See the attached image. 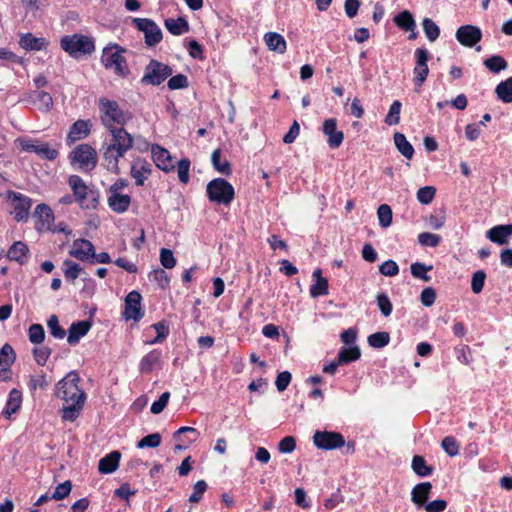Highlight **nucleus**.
Here are the masks:
<instances>
[{
    "label": "nucleus",
    "instance_id": "nucleus-43",
    "mask_svg": "<svg viewBox=\"0 0 512 512\" xmlns=\"http://www.w3.org/2000/svg\"><path fill=\"white\" fill-rule=\"evenodd\" d=\"M390 342V335L388 332H376L368 337V343L371 347L380 349L387 346Z\"/></svg>",
    "mask_w": 512,
    "mask_h": 512
},
{
    "label": "nucleus",
    "instance_id": "nucleus-25",
    "mask_svg": "<svg viewBox=\"0 0 512 512\" xmlns=\"http://www.w3.org/2000/svg\"><path fill=\"white\" fill-rule=\"evenodd\" d=\"M121 458L119 451H112L100 459L98 470L101 474H111L117 470Z\"/></svg>",
    "mask_w": 512,
    "mask_h": 512
},
{
    "label": "nucleus",
    "instance_id": "nucleus-1",
    "mask_svg": "<svg viewBox=\"0 0 512 512\" xmlns=\"http://www.w3.org/2000/svg\"><path fill=\"white\" fill-rule=\"evenodd\" d=\"M80 377L75 371H70L56 385V396L63 400L61 413L65 421H75L83 410L86 394L79 387Z\"/></svg>",
    "mask_w": 512,
    "mask_h": 512
},
{
    "label": "nucleus",
    "instance_id": "nucleus-42",
    "mask_svg": "<svg viewBox=\"0 0 512 512\" xmlns=\"http://www.w3.org/2000/svg\"><path fill=\"white\" fill-rule=\"evenodd\" d=\"M16 355L10 344H4L0 349V366L6 369L14 363Z\"/></svg>",
    "mask_w": 512,
    "mask_h": 512
},
{
    "label": "nucleus",
    "instance_id": "nucleus-28",
    "mask_svg": "<svg viewBox=\"0 0 512 512\" xmlns=\"http://www.w3.org/2000/svg\"><path fill=\"white\" fill-rule=\"evenodd\" d=\"M90 124L89 121L78 120L76 121L70 128V131L67 135V140L69 143H73L82 138H85L90 132Z\"/></svg>",
    "mask_w": 512,
    "mask_h": 512
},
{
    "label": "nucleus",
    "instance_id": "nucleus-3",
    "mask_svg": "<svg viewBox=\"0 0 512 512\" xmlns=\"http://www.w3.org/2000/svg\"><path fill=\"white\" fill-rule=\"evenodd\" d=\"M126 50L119 45H111L103 49L101 61L108 69H113L118 76L125 77L129 74L128 65L123 53Z\"/></svg>",
    "mask_w": 512,
    "mask_h": 512
},
{
    "label": "nucleus",
    "instance_id": "nucleus-40",
    "mask_svg": "<svg viewBox=\"0 0 512 512\" xmlns=\"http://www.w3.org/2000/svg\"><path fill=\"white\" fill-rule=\"evenodd\" d=\"M76 203L83 209H95L99 203L98 194H72Z\"/></svg>",
    "mask_w": 512,
    "mask_h": 512
},
{
    "label": "nucleus",
    "instance_id": "nucleus-41",
    "mask_svg": "<svg viewBox=\"0 0 512 512\" xmlns=\"http://www.w3.org/2000/svg\"><path fill=\"white\" fill-rule=\"evenodd\" d=\"M423 31L430 42H434L440 36L439 26L430 18H424L422 21Z\"/></svg>",
    "mask_w": 512,
    "mask_h": 512
},
{
    "label": "nucleus",
    "instance_id": "nucleus-63",
    "mask_svg": "<svg viewBox=\"0 0 512 512\" xmlns=\"http://www.w3.org/2000/svg\"><path fill=\"white\" fill-rule=\"evenodd\" d=\"M207 489V483L204 480H199L193 487V493L189 497L192 503H198Z\"/></svg>",
    "mask_w": 512,
    "mask_h": 512
},
{
    "label": "nucleus",
    "instance_id": "nucleus-5",
    "mask_svg": "<svg viewBox=\"0 0 512 512\" xmlns=\"http://www.w3.org/2000/svg\"><path fill=\"white\" fill-rule=\"evenodd\" d=\"M97 152L89 144H80L70 153L71 164L83 171H91L97 164Z\"/></svg>",
    "mask_w": 512,
    "mask_h": 512
},
{
    "label": "nucleus",
    "instance_id": "nucleus-55",
    "mask_svg": "<svg viewBox=\"0 0 512 512\" xmlns=\"http://www.w3.org/2000/svg\"><path fill=\"white\" fill-rule=\"evenodd\" d=\"M441 241V237L438 234L430 232H423L418 235V242L422 246L436 247Z\"/></svg>",
    "mask_w": 512,
    "mask_h": 512
},
{
    "label": "nucleus",
    "instance_id": "nucleus-20",
    "mask_svg": "<svg viewBox=\"0 0 512 512\" xmlns=\"http://www.w3.org/2000/svg\"><path fill=\"white\" fill-rule=\"evenodd\" d=\"M36 221V229L38 231L50 230L54 221V215L51 208L46 204H39L34 211Z\"/></svg>",
    "mask_w": 512,
    "mask_h": 512
},
{
    "label": "nucleus",
    "instance_id": "nucleus-2",
    "mask_svg": "<svg viewBox=\"0 0 512 512\" xmlns=\"http://www.w3.org/2000/svg\"><path fill=\"white\" fill-rule=\"evenodd\" d=\"M112 139L103 153L104 161L108 169L114 170L118 167V161L126 152L132 148L133 137L123 127L109 130Z\"/></svg>",
    "mask_w": 512,
    "mask_h": 512
},
{
    "label": "nucleus",
    "instance_id": "nucleus-4",
    "mask_svg": "<svg viewBox=\"0 0 512 512\" xmlns=\"http://www.w3.org/2000/svg\"><path fill=\"white\" fill-rule=\"evenodd\" d=\"M60 45L65 52L75 58L80 55L91 54L95 49L93 40L81 34L64 36L60 41Z\"/></svg>",
    "mask_w": 512,
    "mask_h": 512
},
{
    "label": "nucleus",
    "instance_id": "nucleus-26",
    "mask_svg": "<svg viewBox=\"0 0 512 512\" xmlns=\"http://www.w3.org/2000/svg\"><path fill=\"white\" fill-rule=\"evenodd\" d=\"M312 277L315 283L310 286V295L312 298H317L328 294V280L322 277V271L317 268L313 271Z\"/></svg>",
    "mask_w": 512,
    "mask_h": 512
},
{
    "label": "nucleus",
    "instance_id": "nucleus-9",
    "mask_svg": "<svg viewBox=\"0 0 512 512\" xmlns=\"http://www.w3.org/2000/svg\"><path fill=\"white\" fill-rule=\"evenodd\" d=\"M15 143L21 148L22 151L35 153L38 156L47 159L54 160L58 156V151L51 148L48 143L40 140H33L28 138H18Z\"/></svg>",
    "mask_w": 512,
    "mask_h": 512
},
{
    "label": "nucleus",
    "instance_id": "nucleus-24",
    "mask_svg": "<svg viewBox=\"0 0 512 512\" xmlns=\"http://www.w3.org/2000/svg\"><path fill=\"white\" fill-rule=\"evenodd\" d=\"M90 328L91 323L89 321L73 322L68 330L67 342L70 345H76L89 332Z\"/></svg>",
    "mask_w": 512,
    "mask_h": 512
},
{
    "label": "nucleus",
    "instance_id": "nucleus-27",
    "mask_svg": "<svg viewBox=\"0 0 512 512\" xmlns=\"http://www.w3.org/2000/svg\"><path fill=\"white\" fill-rule=\"evenodd\" d=\"M162 352L154 349L147 353L140 361L139 370L143 374H149L153 371L154 367L161 361Z\"/></svg>",
    "mask_w": 512,
    "mask_h": 512
},
{
    "label": "nucleus",
    "instance_id": "nucleus-8",
    "mask_svg": "<svg viewBox=\"0 0 512 512\" xmlns=\"http://www.w3.org/2000/svg\"><path fill=\"white\" fill-rule=\"evenodd\" d=\"M172 73L173 70L170 66L152 59L145 68L141 82L143 84L157 86L170 77Z\"/></svg>",
    "mask_w": 512,
    "mask_h": 512
},
{
    "label": "nucleus",
    "instance_id": "nucleus-44",
    "mask_svg": "<svg viewBox=\"0 0 512 512\" xmlns=\"http://www.w3.org/2000/svg\"><path fill=\"white\" fill-rule=\"evenodd\" d=\"M206 192H234V188L225 179L216 178L207 184Z\"/></svg>",
    "mask_w": 512,
    "mask_h": 512
},
{
    "label": "nucleus",
    "instance_id": "nucleus-10",
    "mask_svg": "<svg viewBox=\"0 0 512 512\" xmlns=\"http://www.w3.org/2000/svg\"><path fill=\"white\" fill-rule=\"evenodd\" d=\"M341 339L345 343L338 355L336 360L331 363L324 365L323 372L327 374H334L338 366L347 364L352 361V328H348L341 334Z\"/></svg>",
    "mask_w": 512,
    "mask_h": 512
},
{
    "label": "nucleus",
    "instance_id": "nucleus-45",
    "mask_svg": "<svg viewBox=\"0 0 512 512\" xmlns=\"http://www.w3.org/2000/svg\"><path fill=\"white\" fill-rule=\"evenodd\" d=\"M402 104L399 100H395L390 108L389 112L385 117V123L389 126L397 125L400 122V113H401Z\"/></svg>",
    "mask_w": 512,
    "mask_h": 512
},
{
    "label": "nucleus",
    "instance_id": "nucleus-13",
    "mask_svg": "<svg viewBox=\"0 0 512 512\" xmlns=\"http://www.w3.org/2000/svg\"><path fill=\"white\" fill-rule=\"evenodd\" d=\"M135 27L144 33L145 43L148 46H155L162 40V31L160 27L151 19L134 18Z\"/></svg>",
    "mask_w": 512,
    "mask_h": 512
},
{
    "label": "nucleus",
    "instance_id": "nucleus-19",
    "mask_svg": "<svg viewBox=\"0 0 512 512\" xmlns=\"http://www.w3.org/2000/svg\"><path fill=\"white\" fill-rule=\"evenodd\" d=\"M151 154L154 163L159 169L165 172H169L174 169L172 157L168 150L157 144H154L151 147Z\"/></svg>",
    "mask_w": 512,
    "mask_h": 512
},
{
    "label": "nucleus",
    "instance_id": "nucleus-50",
    "mask_svg": "<svg viewBox=\"0 0 512 512\" xmlns=\"http://www.w3.org/2000/svg\"><path fill=\"white\" fill-rule=\"evenodd\" d=\"M64 266H65L64 276L68 280L74 281L75 279H77L79 277V275L82 271L81 266L78 263L73 262L71 260H66L64 262Z\"/></svg>",
    "mask_w": 512,
    "mask_h": 512
},
{
    "label": "nucleus",
    "instance_id": "nucleus-30",
    "mask_svg": "<svg viewBox=\"0 0 512 512\" xmlns=\"http://www.w3.org/2000/svg\"><path fill=\"white\" fill-rule=\"evenodd\" d=\"M21 402H22L21 392L17 389H12L9 392L6 407L2 412L3 416L5 418H10L13 414H15L19 410V408L21 406Z\"/></svg>",
    "mask_w": 512,
    "mask_h": 512
},
{
    "label": "nucleus",
    "instance_id": "nucleus-11",
    "mask_svg": "<svg viewBox=\"0 0 512 512\" xmlns=\"http://www.w3.org/2000/svg\"><path fill=\"white\" fill-rule=\"evenodd\" d=\"M313 444L320 450H334L343 447L345 439L338 432L317 430L313 435Z\"/></svg>",
    "mask_w": 512,
    "mask_h": 512
},
{
    "label": "nucleus",
    "instance_id": "nucleus-16",
    "mask_svg": "<svg viewBox=\"0 0 512 512\" xmlns=\"http://www.w3.org/2000/svg\"><path fill=\"white\" fill-rule=\"evenodd\" d=\"M142 296L137 291H131L125 298L124 316L127 320L139 321L144 313L141 310Z\"/></svg>",
    "mask_w": 512,
    "mask_h": 512
},
{
    "label": "nucleus",
    "instance_id": "nucleus-54",
    "mask_svg": "<svg viewBox=\"0 0 512 512\" xmlns=\"http://www.w3.org/2000/svg\"><path fill=\"white\" fill-rule=\"evenodd\" d=\"M161 444V435L159 433H152L143 437L138 443L137 448L143 449L146 447L156 448Z\"/></svg>",
    "mask_w": 512,
    "mask_h": 512
},
{
    "label": "nucleus",
    "instance_id": "nucleus-52",
    "mask_svg": "<svg viewBox=\"0 0 512 512\" xmlns=\"http://www.w3.org/2000/svg\"><path fill=\"white\" fill-rule=\"evenodd\" d=\"M410 269H411V274L415 278L422 279L425 282L430 281V276L427 275V272L432 269V266H426L422 263L416 262L411 265Z\"/></svg>",
    "mask_w": 512,
    "mask_h": 512
},
{
    "label": "nucleus",
    "instance_id": "nucleus-59",
    "mask_svg": "<svg viewBox=\"0 0 512 512\" xmlns=\"http://www.w3.org/2000/svg\"><path fill=\"white\" fill-rule=\"evenodd\" d=\"M376 300L382 315L385 317L390 316L392 313L393 306L389 297L386 294L382 293L377 296Z\"/></svg>",
    "mask_w": 512,
    "mask_h": 512
},
{
    "label": "nucleus",
    "instance_id": "nucleus-29",
    "mask_svg": "<svg viewBox=\"0 0 512 512\" xmlns=\"http://www.w3.org/2000/svg\"><path fill=\"white\" fill-rule=\"evenodd\" d=\"M267 47L274 52L283 54L286 51V41L282 35L276 32H268L264 35Z\"/></svg>",
    "mask_w": 512,
    "mask_h": 512
},
{
    "label": "nucleus",
    "instance_id": "nucleus-34",
    "mask_svg": "<svg viewBox=\"0 0 512 512\" xmlns=\"http://www.w3.org/2000/svg\"><path fill=\"white\" fill-rule=\"evenodd\" d=\"M29 249L27 245L21 241H17L13 243V245L9 248L7 252V257L10 260L16 261L20 264H23L24 259L26 258Z\"/></svg>",
    "mask_w": 512,
    "mask_h": 512
},
{
    "label": "nucleus",
    "instance_id": "nucleus-15",
    "mask_svg": "<svg viewBox=\"0 0 512 512\" xmlns=\"http://www.w3.org/2000/svg\"><path fill=\"white\" fill-rule=\"evenodd\" d=\"M22 102L35 106L41 112H49L53 107L52 96L45 92L34 90L24 95Z\"/></svg>",
    "mask_w": 512,
    "mask_h": 512
},
{
    "label": "nucleus",
    "instance_id": "nucleus-21",
    "mask_svg": "<svg viewBox=\"0 0 512 512\" xmlns=\"http://www.w3.org/2000/svg\"><path fill=\"white\" fill-rule=\"evenodd\" d=\"M512 236V224L496 225L486 232V237L498 245L508 244Z\"/></svg>",
    "mask_w": 512,
    "mask_h": 512
},
{
    "label": "nucleus",
    "instance_id": "nucleus-57",
    "mask_svg": "<svg viewBox=\"0 0 512 512\" xmlns=\"http://www.w3.org/2000/svg\"><path fill=\"white\" fill-rule=\"evenodd\" d=\"M189 85L188 78L184 74H178L172 76L167 83V86L170 90H177L187 88Z\"/></svg>",
    "mask_w": 512,
    "mask_h": 512
},
{
    "label": "nucleus",
    "instance_id": "nucleus-32",
    "mask_svg": "<svg viewBox=\"0 0 512 512\" xmlns=\"http://www.w3.org/2000/svg\"><path fill=\"white\" fill-rule=\"evenodd\" d=\"M130 202L131 200L128 194H111L108 198L110 208L117 213H123L126 211Z\"/></svg>",
    "mask_w": 512,
    "mask_h": 512
},
{
    "label": "nucleus",
    "instance_id": "nucleus-64",
    "mask_svg": "<svg viewBox=\"0 0 512 512\" xmlns=\"http://www.w3.org/2000/svg\"><path fill=\"white\" fill-rule=\"evenodd\" d=\"M50 354H51V349L46 346L37 347V348H34V350H33V355H34L35 361L37 362V364H39L41 366L46 364Z\"/></svg>",
    "mask_w": 512,
    "mask_h": 512
},
{
    "label": "nucleus",
    "instance_id": "nucleus-7",
    "mask_svg": "<svg viewBox=\"0 0 512 512\" xmlns=\"http://www.w3.org/2000/svg\"><path fill=\"white\" fill-rule=\"evenodd\" d=\"M7 210L17 222H26L30 215L32 200L22 194H7Z\"/></svg>",
    "mask_w": 512,
    "mask_h": 512
},
{
    "label": "nucleus",
    "instance_id": "nucleus-61",
    "mask_svg": "<svg viewBox=\"0 0 512 512\" xmlns=\"http://www.w3.org/2000/svg\"><path fill=\"white\" fill-rule=\"evenodd\" d=\"M160 262L166 269L174 268L176 265V259L173 255V252L169 249L162 248L160 250Z\"/></svg>",
    "mask_w": 512,
    "mask_h": 512
},
{
    "label": "nucleus",
    "instance_id": "nucleus-46",
    "mask_svg": "<svg viewBox=\"0 0 512 512\" xmlns=\"http://www.w3.org/2000/svg\"><path fill=\"white\" fill-rule=\"evenodd\" d=\"M211 162L213 167L222 174H230V164L228 161L221 162V150L216 149L211 155Z\"/></svg>",
    "mask_w": 512,
    "mask_h": 512
},
{
    "label": "nucleus",
    "instance_id": "nucleus-12",
    "mask_svg": "<svg viewBox=\"0 0 512 512\" xmlns=\"http://www.w3.org/2000/svg\"><path fill=\"white\" fill-rule=\"evenodd\" d=\"M431 58L430 52L425 47H418L414 52L415 66L413 69L414 83L422 86L429 74L428 61Z\"/></svg>",
    "mask_w": 512,
    "mask_h": 512
},
{
    "label": "nucleus",
    "instance_id": "nucleus-36",
    "mask_svg": "<svg viewBox=\"0 0 512 512\" xmlns=\"http://www.w3.org/2000/svg\"><path fill=\"white\" fill-rule=\"evenodd\" d=\"M165 27L173 35H182L189 31V24L187 20L182 17L177 19L168 18L165 20Z\"/></svg>",
    "mask_w": 512,
    "mask_h": 512
},
{
    "label": "nucleus",
    "instance_id": "nucleus-35",
    "mask_svg": "<svg viewBox=\"0 0 512 512\" xmlns=\"http://www.w3.org/2000/svg\"><path fill=\"white\" fill-rule=\"evenodd\" d=\"M20 46L25 50L40 51L45 48L46 42L43 38H37L31 33L24 34L20 38Z\"/></svg>",
    "mask_w": 512,
    "mask_h": 512
},
{
    "label": "nucleus",
    "instance_id": "nucleus-60",
    "mask_svg": "<svg viewBox=\"0 0 512 512\" xmlns=\"http://www.w3.org/2000/svg\"><path fill=\"white\" fill-rule=\"evenodd\" d=\"M190 161L187 158L181 159L177 164V174L180 182L187 183L189 181Z\"/></svg>",
    "mask_w": 512,
    "mask_h": 512
},
{
    "label": "nucleus",
    "instance_id": "nucleus-22",
    "mask_svg": "<svg viewBox=\"0 0 512 512\" xmlns=\"http://www.w3.org/2000/svg\"><path fill=\"white\" fill-rule=\"evenodd\" d=\"M432 491L430 482H422L415 485L411 491V501L419 508H423L427 504Z\"/></svg>",
    "mask_w": 512,
    "mask_h": 512
},
{
    "label": "nucleus",
    "instance_id": "nucleus-33",
    "mask_svg": "<svg viewBox=\"0 0 512 512\" xmlns=\"http://www.w3.org/2000/svg\"><path fill=\"white\" fill-rule=\"evenodd\" d=\"M397 150L407 159H411L414 155V148L407 140L406 136L400 132H396L393 136Z\"/></svg>",
    "mask_w": 512,
    "mask_h": 512
},
{
    "label": "nucleus",
    "instance_id": "nucleus-49",
    "mask_svg": "<svg viewBox=\"0 0 512 512\" xmlns=\"http://www.w3.org/2000/svg\"><path fill=\"white\" fill-rule=\"evenodd\" d=\"M29 340L33 344H41L45 339V331L41 324H32L28 330Z\"/></svg>",
    "mask_w": 512,
    "mask_h": 512
},
{
    "label": "nucleus",
    "instance_id": "nucleus-6",
    "mask_svg": "<svg viewBox=\"0 0 512 512\" xmlns=\"http://www.w3.org/2000/svg\"><path fill=\"white\" fill-rule=\"evenodd\" d=\"M99 109L102 114V122L108 130L123 127L125 124L126 116L119 108L117 102L101 99L99 103Z\"/></svg>",
    "mask_w": 512,
    "mask_h": 512
},
{
    "label": "nucleus",
    "instance_id": "nucleus-17",
    "mask_svg": "<svg viewBox=\"0 0 512 512\" xmlns=\"http://www.w3.org/2000/svg\"><path fill=\"white\" fill-rule=\"evenodd\" d=\"M322 132L327 137V143L330 148L336 149L340 147L343 142V132L337 129L336 119L330 118L324 121L322 125Z\"/></svg>",
    "mask_w": 512,
    "mask_h": 512
},
{
    "label": "nucleus",
    "instance_id": "nucleus-38",
    "mask_svg": "<svg viewBox=\"0 0 512 512\" xmlns=\"http://www.w3.org/2000/svg\"><path fill=\"white\" fill-rule=\"evenodd\" d=\"M484 66L492 73H499L508 66L507 61L500 55H493L484 60Z\"/></svg>",
    "mask_w": 512,
    "mask_h": 512
},
{
    "label": "nucleus",
    "instance_id": "nucleus-37",
    "mask_svg": "<svg viewBox=\"0 0 512 512\" xmlns=\"http://www.w3.org/2000/svg\"><path fill=\"white\" fill-rule=\"evenodd\" d=\"M498 98L504 103L512 102V77L500 82L496 87Z\"/></svg>",
    "mask_w": 512,
    "mask_h": 512
},
{
    "label": "nucleus",
    "instance_id": "nucleus-58",
    "mask_svg": "<svg viewBox=\"0 0 512 512\" xmlns=\"http://www.w3.org/2000/svg\"><path fill=\"white\" fill-rule=\"evenodd\" d=\"M72 489V483L69 480L64 481L63 483H60L56 488L54 493L51 495L52 499L55 500H62L65 497H67Z\"/></svg>",
    "mask_w": 512,
    "mask_h": 512
},
{
    "label": "nucleus",
    "instance_id": "nucleus-23",
    "mask_svg": "<svg viewBox=\"0 0 512 512\" xmlns=\"http://www.w3.org/2000/svg\"><path fill=\"white\" fill-rule=\"evenodd\" d=\"M152 166L144 159L137 158L131 165V175L137 185H143L144 180L151 174Z\"/></svg>",
    "mask_w": 512,
    "mask_h": 512
},
{
    "label": "nucleus",
    "instance_id": "nucleus-18",
    "mask_svg": "<svg viewBox=\"0 0 512 512\" xmlns=\"http://www.w3.org/2000/svg\"><path fill=\"white\" fill-rule=\"evenodd\" d=\"M94 249V245L89 240L77 239L73 242L70 255L80 261L90 262L92 256H94Z\"/></svg>",
    "mask_w": 512,
    "mask_h": 512
},
{
    "label": "nucleus",
    "instance_id": "nucleus-48",
    "mask_svg": "<svg viewBox=\"0 0 512 512\" xmlns=\"http://www.w3.org/2000/svg\"><path fill=\"white\" fill-rule=\"evenodd\" d=\"M377 215L379 219V224L383 228H387L392 223V210L391 207L387 204H382L379 206L377 210Z\"/></svg>",
    "mask_w": 512,
    "mask_h": 512
},
{
    "label": "nucleus",
    "instance_id": "nucleus-47",
    "mask_svg": "<svg viewBox=\"0 0 512 512\" xmlns=\"http://www.w3.org/2000/svg\"><path fill=\"white\" fill-rule=\"evenodd\" d=\"M47 326L50 334L56 339H63L66 335V331L59 325V320L56 315H51L48 318Z\"/></svg>",
    "mask_w": 512,
    "mask_h": 512
},
{
    "label": "nucleus",
    "instance_id": "nucleus-56",
    "mask_svg": "<svg viewBox=\"0 0 512 512\" xmlns=\"http://www.w3.org/2000/svg\"><path fill=\"white\" fill-rule=\"evenodd\" d=\"M486 273L483 270H478L473 273L471 279V289L475 294H479L484 287Z\"/></svg>",
    "mask_w": 512,
    "mask_h": 512
},
{
    "label": "nucleus",
    "instance_id": "nucleus-51",
    "mask_svg": "<svg viewBox=\"0 0 512 512\" xmlns=\"http://www.w3.org/2000/svg\"><path fill=\"white\" fill-rule=\"evenodd\" d=\"M148 278L150 281L156 282L162 288H165L169 284V277L167 273L161 268L152 270L149 273Z\"/></svg>",
    "mask_w": 512,
    "mask_h": 512
},
{
    "label": "nucleus",
    "instance_id": "nucleus-53",
    "mask_svg": "<svg viewBox=\"0 0 512 512\" xmlns=\"http://www.w3.org/2000/svg\"><path fill=\"white\" fill-rule=\"evenodd\" d=\"M441 446L443 450L451 457L458 455L460 445L457 440L452 436H446L442 442Z\"/></svg>",
    "mask_w": 512,
    "mask_h": 512
},
{
    "label": "nucleus",
    "instance_id": "nucleus-62",
    "mask_svg": "<svg viewBox=\"0 0 512 512\" xmlns=\"http://www.w3.org/2000/svg\"><path fill=\"white\" fill-rule=\"evenodd\" d=\"M379 271L384 276L393 277L399 273V267L395 261L387 260L380 265Z\"/></svg>",
    "mask_w": 512,
    "mask_h": 512
},
{
    "label": "nucleus",
    "instance_id": "nucleus-14",
    "mask_svg": "<svg viewBox=\"0 0 512 512\" xmlns=\"http://www.w3.org/2000/svg\"><path fill=\"white\" fill-rule=\"evenodd\" d=\"M455 38L465 47H473L482 39V31L479 27L466 24L460 26L456 33Z\"/></svg>",
    "mask_w": 512,
    "mask_h": 512
},
{
    "label": "nucleus",
    "instance_id": "nucleus-39",
    "mask_svg": "<svg viewBox=\"0 0 512 512\" xmlns=\"http://www.w3.org/2000/svg\"><path fill=\"white\" fill-rule=\"evenodd\" d=\"M412 469L420 477H426L432 474L433 468L426 464L422 456L415 455L412 459Z\"/></svg>",
    "mask_w": 512,
    "mask_h": 512
},
{
    "label": "nucleus",
    "instance_id": "nucleus-31",
    "mask_svg": "<svg viewBox=\"0 0 512 512\" xmlns=\"http://www.w3.org/2000/svg\"><path fill=\"white\" fill-rule=\"evenodd\" d=\"M395 25L406 32H413L416 29V22L412 13L408 10H403L394 17Z\"/></svg>",
    "mask_w": 512,
    "mask_h": 512
}]
</instances>
